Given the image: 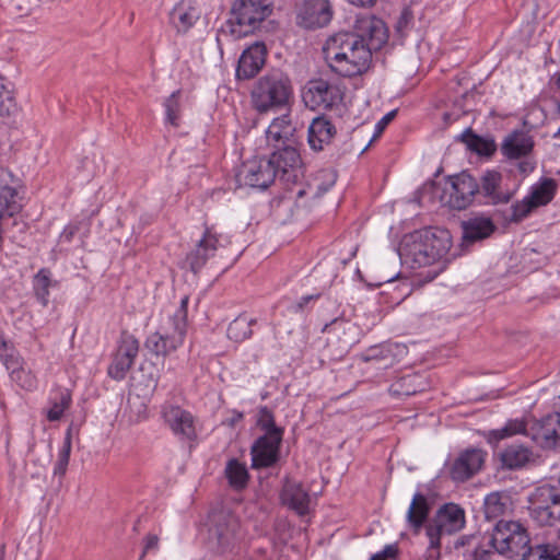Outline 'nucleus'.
Wrapping results in <instances>:
<instances>
[{
	"mask_svg": "<svg viewBox=\"0 0 560 560\" xmlns=\"http://www.w3.org/2000/svg\"><path fill=\"white\" fill-rule=\"evenodd\" d=\"M489 544L500 555L514 559L522 557L534 547L526 528L515 521H499L491 534Z\"/></svg>",
	"mask_w": 560,
	"mask_h": 560,
	"instance_id": "39448f33",
	"label": "nucleus"
},
{
	"mask_svg": "<svg viewBox=\"0 0 560 560\" xmlns=\"http://www.w3.org/2000/svg\"><path fill=\"white\" fill-rule=\"evenodd\" d=\"M429 512L430 506L427 497L420 492L415 493L407 511V522L416 534L427 522Z\"/></svg>",
	"mask_w": 560,
	"mask_h": 560,
	"instance_id": "2f4dec72",
	"label": "nucleus"
},
{
	"mask_svg": "<svg viewBox=\"0 0 560 560\" xmlns=\"http://www.w3.org/2000/svg\"><path fill=\"white\" fill-rule=\"evenodd\" d=\"M412 12L409 9H404L396 24L398 32H404L409 27L412 22Z\"/></svg>",
	"mask_w": 560,
	"mask_h": 560,
	"instance_id": "603ef678",
	"label": "nucleus"
},
{
	"mask_svg": "<svg viewBox=\"0 0 560 560\" xmlns=\"http://www.w3.org/2000/svg\"><path fill=\"white\" fill-rule=\"evenodd\" d=\"M293 96L290 78L279 70L260 77L253 86L250 101L259 114L279 110L289 105Z\"/></svg>",
	"mask_w": 560,
	"mask_h": 560,
	"instance_id": "20e7f679",
	"label": "nucleus"
},
{
	"mask_svg": "<svg viewBox=\"0 0 560 560\" xmlns=\"http://www.w3.org/2000/svg\"><path fill=\"white\" fill-rule=\"evenodd\" d=\"M448 195L450 207L457 210L466 209L479 195V183L471 175L463 172L452 178Z\"/></svg>",
	"mask_w": 560,
	"mask_h": 560,
	"instance_id": "aec40b11",
	"label": "nucleus"
},
{
	"mask_svg": "<svg viewBox=\"0 0 560 560\" xmlns=\"http://www.w3.org/2000/svg\"><path fill=\"white\" fill-rule=\"evenodd\" d=\"M200 12L192 0H180L172 10L170 19L178 33H186L199 20Z\"/></svg>",
	"mask_w": 560,
	"mask_h": 560,
	"instance_id": "c85d7f7f",
	"label": "nucleus"
},
{
	"mask_svg": "<svg viewBox=\"0 0 560 560\" xmlns=\"http://www.w3.org/2000/svg\"><path fill=\"white\" fill-rule=\"evenodd\" d=\"M16 109L13 85L0 74V117H9Z\"/></svg>",
	"mask_w": 560,
	"mask_h": 560,
	"instance_id": "ea45409f",
	"label": "nucleus"
},
{
	"mask_svg": "<svg viewBox=\"0 0 560 560\" xmlns=\"http://www.w3.org/2000/svg\"><path fill=\"white\" fill-rule=\"evenodd\" d=\"M52 282L50 279V271L47 268H42L33 279V289L36 299L43 306H47L49 303V288Z\"/></svg>",
	"mask_w": 560,
	"mask_h": 560,
	"instance_id": "79ce46f5",
	"label": "nucleus"
},
{
	"mask_svg": "<svg viewBox=\"0 0 560 560\" xmlns=\"http://www.w3.org/2000/svg\"><path fill=\"white\" fill-rule=\"evenodd\" d=\"M323 50L329 68L341 77L360 75L370 68L372 61L370 48L345 32L329 37Z\"/></svg>",
	"mask_w": 560,
	"mask_h": 560,
	"instance_id": "f257e3e1",
	"label": "nucleus"
},
{
	"mask_svg": "<svg viewBox=\"0 0 560 560\" xmlns=\"http://www.w3.org/2000/svg\"><path fill=\"white\" fill-rule=\"evenodd\" d=\"M396 116V110H392L387 113L385 116L382 117V119L376 124V133L383 132L385 127L394 119Z\"/></svg>",
	"mask_w": 560,
	"mask_h": 560,
	"instance_id": "864d4df0",
	"label": "nucleus"
},
{
	"mask_svg": "<svg viewBox=\"0 0 560 560\" xmlns=\"http://www.w3.org/2000/svg\"><path fill=\"white\" fill-rule=\"evenodd\" d=\"M533 137L525 130L510 132L501 144L502 154L510 160L527 158L533 151Z\"/></svg>",
	"mask_w": 560,
	"mask_h": 560,
	"instance_id": "393cba45",
	"label": "nucleus"
},
{
	"mask_svg": "<svg viewBox=\"0 0 560 560\" xmlns=\"http://www.w3.org/2000/svg\"><path fill=\"white\" fill-rule=\"evenodd\" d=\"M463 241L472 243L483 240L494 231V224L489 218L476 217L462 222Z\"/></svg>",
	"mask_w": 560,
	"mask_h": 560,
	"instance_id": "c756f323",
	"label": "nucleus"
},
{
	"mask_svg": "<svg viewBox=\"0 0 560 560\" xmlns=\"http://www.w3.org/2000/svg\"><path fill=\"white\" fill-rule=\"evenodd\" d=\"M517 166H518L520 172L524 175L530 173L535 167L534 163L528 160H524V161L520 162Z\"/></svg>",
	"mask_w": 560,
	"mask_h": 560,
	"instance_id": "13d9d810",
	"label": "nucleus"
},
{
	"mask_svg": "<svg viewBox=\"0 0 560 560\" xmlns=\"http://www.w3.org/2000/svg\"><path fill=\"white\" fill-rule=\"evenodd\" d=\"M528 511L541 526L560 522V486L545 483L535 488L528 495Z\"/></svg>",
	"mask_w": 560,
	"mask_h": 560,
	"instance_id": "6e6552de",
	"label": "nucleus"
},
{
	"mask_svg": "<svg viewBox=\"0 0 560 560\" xmlns=\"http://www.w3.org/2000/svg\"><path fill=\"white\" fill-rule=\"evenodd\" d=\"M451 235L446 230H423L405 236L399 255L411 268L433 265L445 257L451 248Z\"/></svg>",
	"mask_w": 560,
	"mask_h": 560,
	"instance_id": "f03ea898",
	"label": "nucleus"
},
{
	"mask_svg": "<svg viewBox=\"0 0 560 560\" xmlns=\"http://www.w3.org/2000/svg\"><path fill=\"white\" fill-rule=\"evenodd\" d=\"M256 423L264 434H283V429L276 424L273 413L266 406L259 408Z\"/></svg>",
	"mask_w": 560,
	"mask_h": 560,
	"instance_id": "c03bdc74",
	"label": "nucleus"
},
{
	"mask_svg": "<svg viewBox=\"0 0 560 560\" xmlns=\"http://www.w3.org/2000/svg\"><path fill=\"white\" fill-rule=\"evenodd\" d=\"M336 135V128L325 116L315 117L307 132V141L312 150L322 151L328 145Z\"/></svg>",
	"mask_w": 560,
	"mask_h": 560,
	"instance_id": "cd10ccee",
	"label": "nucleus"
},
{
	"mask_svg": "<svg viewBox=\"0 0 560 560\" xmlns=\"http://www.w3.org/2000/svg\"><path fill=\"white\" fill-rule=\"evenodd\" d=\"M180 91L173 92L164 103L166 121L174 127L179 125L180 105H179Z\"/></svg>",
	"mask_w": 560,
	"mask_h": 560,
	"instance_id": "a18cd8bd",
	"label": "nucleus"
},
{
	"mask_svg": "<svg viewBox=\"0 0 560 560\" xmlns=\"http://www.w3.org/2000/svg\"><path fill=\"white\" fill-rule=\"evenodd\" d=\"M10 342L5 339L3 330L0 328V348L5 349V346Z\"/></svg>",
	"mask_w": 560,
	"mask_h": 560,
	"instance_id": "680f3d73",
	"label": "nucleus"
},
{
	"mask_svg": "<svg viewBox=\"0 0 560 560\" xmlns=\"http://www.w3.org/2000/svg\"><path fill=\"white\" fill-rule=\"evenodd\" d=\"M14 184L15 178L11 172L4 183L0 182V220L3 217L14 215L21 208L16 200L18 191Z\"/></svg>",
	"mask_w": 560,
	"mask_h": 560,
	"instance_id": "7c9ffc66",
	"label": "nucleus"
},
{
	"mask_svg": "<svg viewBox=\"0 0 560 560\" xmlns=\"http://www.w3.org/2000/svg\"><path fill=\"white\" fill-rule=\"evenodd\" d=\"M9 170L0 166V182L4 183L9 178Z\"/></svg>",
	"mask_w": 560,
	"mask_h": 560,
	"instance_id": "052dcab7",
	"label": "nucleus"
},
{
	"mask_svg": "<svg viewBox=\"0 0 560 560\" xmlns=\"http://www.w3.org/2000/svg\"><path fill=\"white\" fill-rule=\"evenodd\" d=\"M556 192V183L553 179H544L539 185L533 187L527 196L535 208L549 203Z\"/></svg>",
	"mask_w": 560,
	"mask_h": 560,
	"instance_id": "58836bf2",
	"label": "nucleus"
},
{
	"mask_svg": "<svg viewBox=\"0 0 560 560\" xmlns=\"http://www.w3.org/2000/svg\"><path fill=\"white\" fill-rule=\"evenodd\" d=\"M0 560H3V549H0Z\"/></svg>",
	"mask_w": 560,
	"mask_h": 560,
	"instance_id": "338daca9",
	"label": "nucleus"
},
{
	"mask_svg": "<svg viewBox=\"0 0 560 560\" xmlns=\"http://www.w3.org/2000/svg\"><path fill=\"white\" fill-rule=\"evenodd\" d=\"M283 434H262L250 447L252 467L254 469L273 466L279 459Z\"/></svg>",
	"mask_w": 560,
	"mask_h": 560,
	"instance_id": "f3484780",
	"label": "nucleus"
},
{
	"mask_svg": "<svg viewBox=\"0 0 560 560\" xmlns=\"http://www.w3.org/2000/svg\"><path fill=\"white\" fill-rule=\"evenodd\" d=\"M271 12L269 0H235L231 8L235 21V25L231 26V34L241 37L253 33Z\"/></svg>",
	"mask_w": 560,
	"mask_h": 560,
	"instance_id": "0eeeda50",
	"label": "nucleus"
},
{
	"mask_svg": "<svg viewBox=\"0 0 560 560\" xmlns=\"http://www.w3.org/2000/svg\"><path fill=\"white\" fill-rule=\"evenodd\" d=\"M277 172L267 159H253L244 162L237 173L236 182L240 186L266 189L273 183Z\"/></svg>",
	"mask_w": 560,
	"mask_h": 560,
	"instance_id": "2eb2a0df",
	"label": "nucleus"
},
{
	"mask_svg": "<svg viewBox=\"0 0 560 560\" xmlns=\"http://www.w3.org/2000/svg\"><path fill=\"white\" fill-rule=\"evenodd\" d=\"M152 382H153V387L155 388V387H156L158 382H156V380H152Z\"/></svg>",
	"mask_w": 560,
	"mask_h": 560,
	"instance_id": "774afa93",
	"label": "nucleus"
},
{
	"mask_svg": "<svg viewBox=\"0 0 560 560\" xmlns=\"http://www.w3.org/2000/svg\"><path fill=\"white\" fill-rule=\"evenodd\" d=\"M224 472L233 489L241 490L246 487L249 475L245 464L232 458L226 463Z\"/></svg>",
	"mask_w": 560,
	"mask_h": 560,
	"instance_id": "f704fd0d",
	"label": "nucleus"
},
{
	"mask_svg": "<svg viewBox=\"0 0 560 560\" xmlns=\"http://www.w3.org/2000/svg\"><path fill=\"white\" fill-rule=\"evenodd\" d=\"M479 196L487 205H506L517 191L518 184L506 174L487 171L480 177Z\"/></svg>",
	"mask_w": 560,
	"mask_h": 560,
	"instance_id": "9d476101",
	"label": "nucleus"
},
{
	"mask_svg": "<svg viewBox=\"0 0 560 560\" xmlns=\"http://www.w3.org/2000/svg\"><path fill=\"white\" fill-rule=\"evenodd\" d=\"M460 139L470 151L479 155L490 156L497 149L492 139L480 137L474 133L471 129H466L460 135Z\"/></svg>",
	"mask_w": 560,
	"mask_h": 560,
	"instance_id": "72a5a7b5",
	"label": "nucleus"
},
{
	"mask_svg": "<svg viewBox=\"0 0 560 560\" xmlns=\"http://www.w3.org/2000/svg\"><path fill=\"white\" fill-rule=\"evenodd\" d=\"M348 35L353 36L370 48V54L380 50L387 42V28L385 23L374 15H359L353 25L352 32H347Z\"/></svg>",
	"mask_w": 560,
	"mask_h": 560,
	"instance_id": "9b49d317",
	"label": "nucleus"
},
{
	"mask_svg": "<svg viewBox=\"0 0 560 560\" xmlns=\"http://www.w3.org/2000/svg\"><path fill=\"white\" fill-rule=\"evenodd\" d=\"M491 552L482 548H476L472 553V560H490Z\"/></svg>",
	"mask_w": 560,
	"mask_h": 560,
	"instance_id": "4d7b16f0",
	"label": "nucleus"
},
{
	"mask_svg": "<svg viewBox=\"0 0 560 560\" xmlns=\"http://www.w3.org/2000/svg\"><path fill=\"white\" fill-rule=\"evenodd\" d=\"M523 560H560V547L555 544H536Z\"/></svg>",
	"mask_w": 560,
	"mask_h": 560,
	"instance_id": "37998d69",
	"label": "nucleus"
},
{
	"mask_svg": "<svg viewBox=\"0 0 560 560\" xmlns=\"http://www.w3.org/2000/svg\"><path fill=\"white\" fill-rule=\"evenodd\" d=\"M221 246V235L213 228H206L195 249L187 255V262L194 272H198L215 255Z\"/></svg>",
	"mask_w": 560,
	"mask_h": 560,
	"instance_id": "412c9836",
	"label": "nucleus"
},
{
	"mask_svg": "<svg viewBox=\"0 0 560 560\" xmlns=\"http://www.w3.org/2000/svg\"><path fill=\"white\" fill-rule=\"evenodd\" d=\"M465 523L464 509L455 503H446L428 522L425 533L434 534V536L441 538L443 535H453L462 530Z\"/></svg>",
	"mask_w": 560,
	"mask_h": 560,
	"instance_id": "ddd939ff",
	"label": "nucleus"
},
{
	"mask_svg": "<svg viewBox=\"0 0 560 560\" xmlns=\"http://www.w3.org/2000/svg\"><path fill=\"white\" fill-rule=\"evenodd\" d=\"M314 296L313 295H306V296H303L300 302L298 303V308L299 310H302L304 307V305H306L311 300H313Z\"/></svg>",
	"mask_w": 560,
	"mask_h": 560,
	"instance_id": "bf43d9fd",
	"label": "nucleus"
},
{
	"mask_svg": "<svg viewBox=\"0 0 560 560\" xmlns=\"http://www.w3.org/2000/svg\"><path fill=\"white\" fill-rule=\"evenodd\" d=\"M555 138L560 139V128H559V129H558V131L555 133Z\"/></svg>",
	"mask_w": 560,
	"mask_h": 560,
	"instance_id": "69168bd1",
	"label": "nucleus"
},
{
	"mask_svg": "<svg viewBox=\"0 0 560 560\" xmlns=\"http://www.w3.org/2000/svg\"><path fill=\"white\" fill-rule=\"evenodd\" d=\"M510 498L499 492H492L485 499V515L488 520H495L504 515L509 509Z\"/></svg>",
	"mask_w": 560,
	"mask_h": 560,
	"instance_id": "4c0bfd02",
	"label": "nucleus"
},
{
	"mask_svg": "<svg viewBox=\"0 0 560 560\" xmlns=\"http://www.w3.org/2000/svg\"><path fill=\"white\" fill-rule=\"evenodd\" d=\"M295 126L292 124L289 114L275 118L266 131V138L273 148L295 144Z\"/></svg>",
	"mask_w": 560,
	"mask_h": 560,
	"instance_id": "bb28decb",
	"label": "nucleus"
},
{
	"mask_svg": "<svg viewBox=\"0 0 560 560\" xmlns=\"http://www.w3.org/2000/svg\"><path fill=\"white\" fill-rule=\"evenodd\" d=\"M377 555H381L384 560L387 558H395L397 555V547L394 545H387L381 552H377Z\"/></svg>",
	"mask_w": 560,
	"mask_h": 560,
	"instance_id": "6e6d98bb",
	"label": "nucleus"
},
{
	"mask_svg": "<svg viewBox=\"0 0 560 560\" xmlns=\"http://www.w3.org/2000/svg\"><path fill=\"white\" fill-rule=\"evenodd\" d=\"M0 359L9 372H12L22 365L20 354L11 343L7 345L5 349L0 348Z\"/></svg>",
	"mask_w": 560,
	"mask_h": 560,
	"instance_id": "09e8293b",
	"label": "nucleus"
},
{
	"mask_svg": "<svg viewBox=\"0 0 560 560\" xmlns=\"http://www.w3.org/2000/svg\"><path fill=\"white\" fill-rule=\"evenodd\" d=\"M281 500L301 516L310 512L311 497L301 482L287 479L281 491Z\"/></svg>",
	"mask_w": 560,
	"mask_h": 560,
	"instance_id": "a878e982",
	"label": "nucleus"
},
{
	"mask_svg": "<svg viewBox=\"0 0 560 560\" xmlns=\"http://www.w3.org/2000/svg\"><path fill=\"white\" fill-rule=\"evenodd\" d=\"M209 541L217 552L232 551L241 538L240 521L228 510L214 511L209 516Z\"/></svg>",
	"mask_w": 560,
	"mask_h": 560,
	"instance_id": "1a4fd4ad",
	"label": "nucleus"
},
{
	"mask_svg": "<svg viewBox=\"0 0 560 560\" xmlns=\"http://www.w3.org/2000/svg\"><path fill=\"white\" fill-rule=\"evenodd\" d=\"M161 417L165 425L178 439L192 441L197 438L196 418L190 411L166 401L161 407Z\"/></svg>",
	"mask_w": 560,
	"mask_h": 560,
	"instance_id": "f8f14e48",
	"label": "nucleus"
},
{
	"mask_svg": "<svg viewBox=\"0 0 560 560\" xmlns=\"http://www.w3.org/2000/svg\"><path fill=\"white\" fill-rule=\"evenodd\" d=\"M267 56L265 44L255 43L246 48L237 63L236 77L240 80H248L254 78L264 67Z\"/></svg>",
	"mask_w": 560,
	"mask_h": 560,
	"instance_id": "4be33fe9",
	"label": "nucleus"
},
{
	"mask_svg": "<svg viewBox=\"0 0 560 560\" xmlns=\"http://www.w3.org/2000/svg\"><path fill=\"white\" fill-rule=\"evenodd\" d=\"M332 18L329 0H303L298 10V24L305 28L326 26Z\"/></svg>",
	"mask_w": 560,
	"mask_h": 560,
	"instance_id": "6ab92c4d",
	"label": "nucleus"
},
{
	"mask_svg": "<svg viewBox=\"0 0 560 560\" xmlns=\"http://www.w3.org/2000/svg\"><path fill=\"white\" fill-rule=\"evenodd\" d=\"M138 353V339L133 335L124 331L120 335L117 349L113 354L112 363L107 369L108 376L115 381L124 380L132 368Z\"/></svg>",
	"mask_w": 560,
	"mask_h": 560,
	"instance_id": "4468645a",
	"label": "nucleus"
},
{
	"mask_svg": "<svg viewBox=\"0 0 560 560\" xmlns=\"http://www.w3.org/2000/svg\"><path fill=\"white\" fill-rule=\"evenodd\" d=\"M159 545V537L153 534H149L144 539V552L156 549Z\"/></svg>",
	"mask_w": 560,
	"mask_h": 560,
	"instance_id": "5fc2aeb1",
	"label": "nucleus"
},
{
	"mask_svg": "<svg viewBox=\"0 0 560 560\" xmlns=\"http://www.w3.org/2000/svg\"><path fill=\"white\" fill-rule=\"evenodd\" d=\"M424 389V384L419 375H406L393 383L389 393L394 396H411Z\"/></svg>",
	"mask_w": 560,
	"mask_h": 560,
	"instance_id": "c9c22d12",
	"label": "nucleus"
},
{
	"mask_svg": "<svg viewBox=\"0 0 560 560\" xmlns=\"http://www.w3.org/2000/svg\"><path fill=\"white\" fill-rule=\"evenodd\" d=\"M71 401V394L68 389L58 390L50 399V407L46 411L47 419L49 421L60 420L65 410L70 407Z\"/></svg>",
	"mask_w": 560,
	"mask_h": 560,
	"instance_id": "a19ab883",
	"label": "nucleus"
},
{
	"mask_svg": "<svg viewBox=\"0 0 560 560\" xmlns=\"http://www.w3.org/2000/svg\"><path fill=\"white\" fill-rule=\"evenodd\" d=\"M304 104L313 110L329 109L341 100L339 89L324 79L310 80L302 90Z\"/></svg>",
	"mask_w": 560,
	"mask_h": 560,
	"instance_id": "dca6fc26",
	"label": "nucleus"
},
{
	"mask_svg": "<svg viewBox=\"0 0 560 560\" xmlns=\"http://www.w3.org/2000/svg\"><path fill=\"white\" fill-rule=\"evenodd\" d=\"M10 377L12 382L26 390H33L36 388V377L31 373V371L26 370L23 364L16 370L10 372Z\"/></svg>",
	"mask_w": 560,
	"mask_h": 560,
	"instance_id": "de8ad7c7",
	"label": "nucleus"
},
{
	"mask_svg": "<svg viewBox=\"0 0 560 560\" xmlns=\"http://www.w3.org/2000/svg\"><path fill=\"white\" fill-rule=\"evenodd\" d=\"M533 209H535V207L526 196L523 200L512 205L510 220L518 222L527 217L533 211Z\"/></svg>",
	"mask_w": 560,
	"mask_h": 560,
	"instance_id": "8fccbe9b",
	"label": "nucleus"
},
{
	"mask_svg": "<svg viewBox=\"0 0 560 560\" xmlns=\"http://www.w3.org/2000/svg\"><path fill=\"white\" fill-rule=\"evenodd\" d=\"M516 434L529 436L544 448L555 447L560 444V413H550L534 421L530 427L523 419H512L501 429L486 431L483 436L489 444L497 445L501 440Z\"/></svg>",
	"mask_w": 560,
	"mask_h": 560,
	"instance_id": "7ed1b4c3",
	"label": "nucleus"
},
{
	"mask_svg": "<svg viewBox=\"0 0 560 560\" xmlns=\"http://www.w3.org/2000/svg\"><path fill=\"white\" fill-rule=\"evenodd\" d=\"M556 84L560 89V73L556 78Z\"/></svg>",
	"mask_w": 560,
	"mask_h": 560,
	"instance_id": "0e129e2a",
	"label": "nucleus"
},
{
	"mask_svg": "<svg viewBox=\"0 0 560 560\" xmlns=\"http://www.w3.org/2000/svg\"><path fill=\"white\" fill-rule=\"evenodd\" d=\"M429 538V546L427 548L424 560H440L441 558V538L434 534L425 533Z\"/></svg>",
	"mask_w": 560,
	"mask_h": 560,
	"instance_id": "3c124183",
	"label": "nucleus"
},
{
	"mask_svg": "<svg viewBox=\"0 0 560 560\" xmlns=\"http://www.w3.org/2000/svg\"><path fill=\"white\" fill-rule=\"evenodd\" d=\"M405 349L398 343L385 342L368 348L362 353L361 359L365 362L375 363L376 369H388L394 365Z\"/></svg>",
	"mask_w": 560,
	"mask_h": 560,
	"instance_id": "b1692460",
	"label": "nucleus"
},
{
	"mask_svg": "<svg viewBox=\"0 0 560 560\" xmlns=\"http://www.w3.org/2000/svg\"><path fill=\"white\" fill-rule=\"evenodd\" d=\"M255 324V318H248L246 315L241 314L230 323L228 327V337L236 342L244 341L252 336V326Z\"/></svg>",
	"mask_w": 560,
	"mask_h": 560,
	"instance_id": "e433bc0d",
	"label": "nucleus"
},
{
	"mask_svg": "<svg viewBox=\"0 0 560 560\" xmlns=\"http://www.w3.org/2000/svg\"><path fill=\"white\" fill-rule=\"evenodd\" d=\"M370 560H384V559H382L381 555L375 553V555H373V556L371 557V559H370Z\"/></svg>",
	"mask_w": 560,
	"mask_h": 560,
	"instance_id": "e2e57ef3",
	"label": "nucleus"
},
{
	"mask_svg": "<svg viewBox=\"0 0 560 560\" xmlns=\"http://www.w3.org/2000/svg\"><path fill=\"white\" fill-rule=\"evenodd\" d=\"M533 458L530 450L524 445L513 444L501 453V462L509 469H520Z\"/></svg>",
	"mask_w": 560,
	"mask_h": 560,
	"instance_id": "473e14b6",
	"label": "nucleus"
},
{
	"mask_svg": "<svg viewBox=\"0 0 560 560\" xmlns=\"http://www.w3.org/2000/svg\"><path fill=\"white\" fill-rule=\"evenodd\" d=\"M187 306L188 296L185 295L171 318L173 330L162 329L148 336L144 346L151 353L166 357L183 345L187 327Z\"/></svg>",
	"mask_w": 560,
	"mask_h": 560,
	"instance_id": "423d86ee",
	"label": "nucleus"
},
{
	"mask_svg": "<svg viewBox=\"0 0 560 560\" xmlns=\"http://www.w3.org/2000/svg\"><path fill=\"white\" fill-rule=\"evenodd\" d=\"M71 431L72 427L67 430L63 446L58 454V459L54 469L55 475L63 476L66 474L71 453Z\"/></svg>",
	"mask_w": 560,
	"mask_h": 560,
	"instance_id": "49530a36",
	"label": "nucleus"
},
{
	"mask_svg": "<svg viewBox=\"0 0 560 560\" xmlns=\"http://www.w3.org/2000/svg\"><path fill=\"white\" fill-rule=\"evenodd\" d=\"M486 453L481 450H467L462 453L451 468L455 481H465L478 472L485 462Z\"/></svg>",
	"mask_w": 560,
	"mask_h": 560,
	"instance_id": "5701e85b",
	"label": "nucleus"
},
{
	"mask_svg": "<svg viewBox=\"0 0 560 560\" xmlns=\"http://www.w3.org/2000/svg\"><path fill=\"white\" fill-rule=\"evenodd\" d=\"M268 162L273 166L277 176L284 182H295L300 175L301 158L294 144L275 148Z\"/></svg>",
	"mask_w": 560,
	"mask_h": 560,
	"instance_id": "a211bd4d",
	"label": "nucleus"
}]
</instances>
